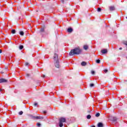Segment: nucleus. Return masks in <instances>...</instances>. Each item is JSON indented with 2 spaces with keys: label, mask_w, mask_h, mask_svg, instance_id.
I'll return each mask as SVG.
<instances>
[{
  "label": "nucleus",
  "mask_w": 127,
  "mask_h": 127,
  "mask_svg": "<svg viewBox=\"0 0 127 127\" xmlns=\"http://www.w3.org/2000/svg\"><path fill=\"white\" fill-rule=\"evenodd\" d=\"M81 53V50L79 48H75L74 49L71 50L69 54L70 56H73L75 55H79Z\"/></svg>",
  "instance_id": "nucleus-1"
},
{
  "label": "nucleus",
  "mask_w": 127,
  "mask_h": 127,
  "mask_svg": "<svg viewBox=\"0 0 127 127\" xmlns=\"http://www.w3.org/2000/svg\"><path fill=\"white\" fill-rule=\"evenodd\" d=\"M54 59L55 61V67H56V68H60V65L59 64V61L58 60V54L56 53L54 54Z\"/></svg>",
  "instance_id": "nucleus-2"
},
{
  "label": "nucleus",
  "mask_w": 127,
  "mask_h": 127,
  "mask_svg": "<svg viewBox=\"0 0 127 127\" xmlns=\"http://www.w3.org/2000/svg\"><path fill=\"white\" fill-rule=\"evenodd\" d=\"M32 119H34V120H43L44 118L42 116H33Z\"/></svg>",
  "instance_id": "nucleus-3"
},
{
  "label": "nucleus",
  "mask_w": 127,
  "mask_h": 127,
  "mask_svg": "<svg viewBox=\"0 0 127 127\" xmlns=\"http://www.w3.org/2000/svg\"><path fill=\"white\" fill-rule=\"evenodd\" d=\"M7 82V80L4 78H0V83H6Z\"/></svg>",
  "instance_id": "nucleus-4"
},
{
  "label": "nucleus",
  "mask_w": 127,
  "mask_h": 127,
  "mask_svg": "<svg viewBox=\"0 0 127 127\" xmlns=\"http://www.w3.org/2000/svg\"><path fill=\"white\" fill-rule=\"evenodd\" d=\"M60 122L61 123H65V122H66V119L64 118H61L60 119Z\"/></svg>",
  "instance_id": "nucleus-5"
},
{
  "label": "nucleus",
  "mask_w": 127,
  "mask_h": 127,
  "mask_svg": "<svg viewBox=\"0 0 127 127\" xmlns=\"http://www.w3.org/2000/svg\"><path fill=\"white\" fill-rule=\"evenodd\" d=\"M101 53H102V54H106L108 53V50L107 49H103L101 50Z\"/></svg>",
  "instance_id": "nucleus-6"
},
{
  "label": "nucleus",
  "mask_w": 127,
  "mask_h": 127,
  "mask_svg": "<svg viewBox=\"0 0 127 127\" xmlns=\"http://www.w3.org/2000/svg\"><path fill=\"white\" fill-rule=\"evenodd\" d=\"M97 126L98 127H104V124L102 123H99Z\"/></svg>",
  "instance_id": "nucleus-7"
},
{
  "label": "nucleus",
  "mask_w": 127,
  "mask_h": 127,
  "mask_svg": "<svg viewBox=\"0 0 127 127\" xmlns=\"http://www.w3.org/2000/svg\"><path fill=\"white\" fill-rule=\"evenodd\" d=\"M73 31V29L72 28H69L67 29V32H69V33H71Z\"/></svg>",
  "instance_id": "nucleus-8"
},
{
  "label": "nucleus",
  "mask_w": 127,
  "mask_h": 127,
  "mask_svg": "<svg viewBox=\"0 0 127 127\" xmlns=\"http://www.w3.org/2000/svg\"><path fill=\"white\" fill-rule=\"evenodd\" d=\"M88 48H89V47L88 46V45H85L83 46V49H84V50H87Z\"/></svg>",
  "instance_id": "nucleus-9"
},
{
  "label": "nucleus",
  "mask_w": 127,
  "mask_h": 127,
  "mask_svg": "<svg viewBox=\"0 0 127 127\" xmlns=\"http://www.w3.org/2000/svg\"><path fill=\"white\" fill-rule=\"evenodd\" d=\"M81 66H86V65H87V63L85 62H82L81 63Z\"/></svg>",
  "instance_id": "nucleus-10"
},
{
  "label": "nucleus",
  "mask_w": 127,
  "mask_h": 127,
  "mask_svg": "<svg viewBox=\"0 0 127 127\" xmlns=\"http://www.w3.org/2000/svg\"><path fill=\"white\" fill-rule=\"evenodd\" d=\"M110 9L111 11L115 10V7H114V6H110Z\"/></svg>",
  "instance_id": "nucleus-11"
},
{
  "label": "nucleus",
  "mask_w": 127,
  "mask_h": 127,
  "mask_svg": "<svg viewBox=\"0 0 127 127\" xmlns=\"http://www.w3.org/2000/svg\"><path fill=\"white\" fill-rule=\"evenodd\" d=\"M19 34L22 36H23V35H24V33L23 32V31H20L19 32Z\"/></svg>",
  "instance_id": "nucleus-12"
},
{
  "label": "nucleus",
  "mask_w": 127,
  "mask_h": 127,
  "mask_svg": "<svg viewBox=\"0 0 127 127\" xmlns=\"http://www.w3.org/2000/svg\"><path fill=\"white\" fill-rule=\"evenodd\" d=\"M59 126L60 127H63V122H59Z\"/></svg>",
  "instance_id": "nucleus-13"
},
{
  "label": "nucleus",
  "mask_w": 127,
  "mask_h": 127,
  "mask_svg": "<svg viewBox=\"0 0 127 127\" xmlns=\"http://www.w3.org/2000/svg\"><path fill=\"white\" fill-rule=\"evenodd\" d=\"M89 86L91 88H92V87H94V86H95V85L94 84V83H90Z\"/></svg>",
  "instance_id": "nucleus-14"
},
{
  "label": "nucleus",
  "mask_w": 127,
  "mask_h": 127,
  "mask_svg": "<svg viewBox=\"0 0 127 127\" xmlns=\"http://www.w3.org/2000/svg\"><path fill=\"white\" fill-rule=\"evenodd\" d=\"M96 63H97V64H99L101 62V61L100 60H97L96 61Z\"/></svg>",
  "instance_id": "nucleus-15"
},
{
  "label": "nucleus",
  "mask_w": 127,
  "mask_h": 127,
  "mask_svg": "<svg viewBox=\"0 0 127 127\" xmlns=\"http://www.w3.org/2000/svg\"><path fill=\"white\" fill-rule=\"evenodd\" d=\"M19 48L20 50H21V49H23V46L22 45L19 46Z\"/></svg>",
  "instance_id": "nucleus-16"
},
{
  "label": "nucleus",
  "mask_w": 127,
  "mask_h": 127,
  "mask_svg": "<svg viewBox=\"0 0 127 127\" xmlns=\"http://www.w3.org/2000/svg\"><path fill=\"white\" fill-rule=\"evenodd\" d=\"M95 116H96L97 118H98V117H100V113H97L96 114Z\"/></svg>",
  "instance_id": "nucleus-17"
},
{
  "label": "nucleus",
  "mask_w": 127,
  "mask_h": 127,
  "mask_svg": "<svg viewBox=\"0 0 127 127\" xmlns=\"http://www.w3.org/2000/svg\"><path fill=\"white\" fill-rule=\"evenodd\" d=\"M102 9L101 8H97V11H98V12H100V11H101Z\"/></svg>",
  "instance_id": "nucleus-18"
},
{
  "label": "nucleus",
  "mask_w": 127,
  "mask_h": 127,
  "mask_svg": "<svg viewBox=\"0 0 127 127\" xmlns=\"http://www.w3.org/2000/svg\"><path fill=\"white\" fill-rule=\"evenodd\" d=\"M15 30H12L11 31V33H12V34H15Z\"/></svg>",
  "instance_id": "nucleus-19"
},
{
  "label": "nucleus",
  "mask_w": 127,
  "mask_h": 127,
  "mask_svg": "<svg viewBox=\"0 0 127 127\" xmlns=\"http://www.w3.org/2000/svg\"><path fill=\"white\" fill-rule=\"evenodd\" d=\"M123 44H124L125 45H127V41H125L123 42Z\"/></svg>",
  "instance_id": "nucleus-20"
},
{
  "label": "nucleus",
  "mask_w": 127,
  "mask_h": 127,
  "mask_svg": "<svg viewBox=\"0 0 127 127\" xmlns=\"http://www.w3.org/2000/svg\"><path fill=\"white\" fill-rule=\"evenodd\" d=\"M87 119L90 120V119H91V115H87Z\"/></svg>",
  "instance_id": "nucleus-21"
},
{
  "label": "nucleus",
  "mask_w": 127,
  "mask_h": 127,
  "mask_svg": "<svg viewBox=\"0 0 127 127\" xmlns=\"http://www.w3.org/2000/svg\"><path fill=\"white\" fill-rule=\"evenodd\" d=\"M113 120L114 122H117V117H113Z\"/></svg>",
  "instance_id": "nucleus-22"
},
{
  "label": "nucleus",
  "mask_w": 127,
  "mask_h": 127,
  "mask_svg": "<svg viewBox=\"0 0 127 127\" xmlns=\"http://www.w3.org/2000/svg\"><path fill=\"white\" fill-rule=\"evenodd\" d=\"M22 114H23V112H22V111H20L19 112V115L20 116H21V115H22Z\"/></svg>",
  "instance_id": "nucleus-23"
},
{
  "label": "nucleus",
  "mask_w": 127,
  "mask_h": 127,
  "mask_svg": "<svg viewBox=\"0 0 127 127\" xmlns=\"http://www.w3.org/2000/svg\"><path fill=\"white\" fill-rule=\"evenodd\" d=\"M41 126V124L39 123H37V127H40Z\"/></svg>",
  "instance_id": "nucleus-24"
},
{
  "label": "nucleus",
  "mask_w": 127,
  "mask_h": 127,
  "mask_svg": "<svg viewBox=\"0 0 127 127\" xmlns=\"http://www.w3.org/2000/svg\"><path fill=\"white\" fill-rule=\"evenodd\" d=\"M91 74H92V75H95V71L91 70Z\"/></svg>",
  "instance_id": "nucleus-25"
},
{
  "label": "nucleus",
  "mask_w": 127,
  "mask_h": 127,
  "mask_svg": "<svg viewBox=\"0 0 127 127\" xmlns=\"http://www.w3.org/2000/svg\"><path fill=\"white\" fill-rule=\"evenodd\" d=\"M25 65L26 66H28V65H29V64L28 63H26L25 64Z\"/></svg>",
  "instance_id": "nucleus-26"
},
{
  "label": "nucleus",
  "mask_w": 127,
  "mask_h": 127,
  "mask_svg": "<svg viewBox=\"0 0 127 127\" xmlns=\"http://www.w3.org/2000/svg\"><path fill=\"white\" fill-rule=\"evenodd\" d=\"M44 31V29H42L41 30V32H43Z\"/></svg>",
  "instance_id": "nucleus-27"
},
{
  "label": "nucleus",
  "mask_w": 127,
  "mask_h": 127,
  "mask_svg": "<svg viewBox=\"0 0 127 127\" xmlns=\"http://www.w3.org/2000/svg\"><path fill=\"white\" fill-rule=\"evenodd\" d=\"M104 72H105V73H107V72H108V69H105Z\"/></svg>",
  "instance_id": "nucleus-28"
},
{
  "label": "nucleus",
  "mask_w": 127,
  "mask_h": 127,
  "mask_svg": "<svg viewBox=\"0 0 127 127\" xmlns=\"http://www.w3.org/2000/svg\"><path fill=\"white\" fill-rule=\"evenodd\" d=\"M34 106H37V103H35V104H34Z\"/></svg>",
  "instance_id": "nucleus-29"
},
{
  "label": "nucleus",
  "mask_w": 127,
  "mask_h": 127,
  "mask_svg": "<svg viewBox=\"0 0 127 127\" xmlns=\"http://www.w3.org/2000/svg\"><path fill=\"white\" fill-rule=\"evenodd\" d=\"M46 113H47V112H46V111H43V113H44V114H46Z\"/></svg>",
  "instance_id": "nucleus-30"
},
{
  "label": "nucleus",
  "mask_w": 127,
  "mask_h": 127,
  "mask_svg": "<svg viewBox=\"0 0 127 127\" xmlns=\"http://www.w3.org/2000/svg\"><path fill=\"white\" fill-rule=\"evenodd\" d=\"M2 53V51L1 50H0V53Z\"/></svg>",
  "instance_id": "nucleus-31"
},
{
  "label": "nucleus",
  "mask_w": 127,
  "mask_h": 127,
  "mask_svg": "<svg viewBox=\"0 0 127 127\" xmlns=\"http://www.w3.org/2000/svg\"><path fill=\"white\" fill-rule=\"evenodd\" d=\"M122 49H123L122 48H120L119 49V50H122Z\"/></svg>",
  "instance_id": "nucleus-32"
},
{
  "label": "nucleus",
  "mask_w": 127,
  "mask_h": 127,
  "mask_svg": "<svg viewBox=\"0 0 127 127\" xmlns=\"http://www.w3.org/2000/svg\"><path fill=\"white\" fill-rule=\"evenodd\" d=\"M1 91H2V89H0V91L1 92Z\"/></svg>",
  "instance_id": "nucleus-33"
},
{
  "label": "nucleus",
  "mask_w": 127,
  "mask_h": 127,
  "mask_svg": "<svg viewBox=\"0 0 127 127\" xmlns=\"http://www.w3.org/2000/svg\"><path fill=\"white\" fill-rule=\"evenodd\" d=\"M91 127H95V126H93Z\"/></svg>",
  "instance_id": "nucleus-34"
},
{
  "label": "nucleus",
  "mask_w": 127,
  "mask_h": 127,
  "mask_svg": "<svg viewBox=\"0 0 127 127\" xmlns=\"http://www.w3.org/2000/svg\"><path fill=\"white\" fill-rule=\"evenodd\" d=\"M43 77H45V75H43Z\"/></svg>",
  "instance_id": "nucleus-35"
},
{
  "label": "nucleus",
  "mask_w": 127,
  "mask_h": 127,
  "mask_svg": "<svg viewBox=\"0 0 127 127\" xmlns=\"http://www.w3.org/2000/svg\"><path fill=\"white\" fill-rule=\"evenodd\" d=\"M63 2H64V0H63Z\"/></svg>",
  "instance_id": "nucleus-36"
}]
</instances>
